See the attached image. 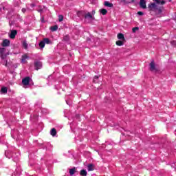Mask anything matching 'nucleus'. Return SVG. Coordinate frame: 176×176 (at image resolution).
I'll list each match as a JSON object with an SVG mask.
<instances>
[{
  "mask_svg": "<svg viewBox=\"0 0 176 176\" xmlns=\"http://www.w3.org/2000/svg\"><path fill=\"white\" fill-rule=\"evenodd\" d=\"M148 9L151 12H155L157 14H162V12H163V7H157V5H156V3H151L148 5Z\"/></svg>",
  "mask_w": 176,
  "mask_h": 176,
  "instance_id": "f257e3e1",
  "label": "nucleus"
},
{
  "mask_svg": "<svg viewBox=\"0 0 176 176\" xmlns=\"http://www.w3.org/2000/svg\"><path fill=\"white\" fill-rule=\"evenodd\" d=\"M22 85H23V87L26 88L27 86H31V85H34L32 82V78L30 76H26L22 79Z\"/></svg>",
  "mask_w": 176,
  "mask_h": 176,
  "instance_id": "f03ea898",
  "label": "nucleus"
},
{
  "mask_svg": "<svg viewBox=\"0 0 176 176\" xmlns=\"http://www.w3.org/2000/svg\"><path fill=\"white\" fill-rule=\"evenodd\" d=\"M85 19H86V20H88L89 23H91V21H94V20H95L94 16H93L90 12H88L85 15Z\"/></svg>",
  "mask_w": 176,
  "mask_h": 176,
  "instance_id": "7ed1b4c3",
  "label": "nucleus"
},
{
  "mask_svg": "<svg viewBox=\"0 0 176 176\" xmlns=\"http://www.w3.org/2000/svg\"><path fill=\"white\" fill-rule=\"evenodd\" d=\"M17 35V30H11L10 34H9V38L10 39H14Z\"/></svg>",
  "mask_w": 176,
  "mask_h": 176,
  "instance_id": "20e7f679",
  "label": "nucleus"
},
{
  "mask_svg": "<svg viewBox=\"0 0 176 176\" xmlns=\"http://www.w3.org/2000/svg\"><path fill=\"white\" fill-rule=\"evenodd\" d=\"M96 168V165L94 164H89L87 166V171H94V170Z\"/></svg>",
  "mask_w": 176,
  "mask_h": 176,
  "instance_id": "39448f33",
  "label": "nucleus"
},
{
  "mask_svg": "<svg viewBox=\"0 0 176 176\" xmlns=\"http://www.w3.org/2000/svg\"><path fill=\"white\" fill-rule=\"evenodd\" d=\"M34 67L36 71H38V69H41V68H42V63L40 61H36L34 63Z\"/></svg>",
  "mask_w": 176,
  "mask_h": 176,
  "instance_id": "423d86ee",
  "label": "nucleus"
},
{
  "mask_svg": "<svg viewBox=\"0 0 176 176\" xmlns=\"http://www.w3.org/2000/svg\"><path fill=\"white\" fill-rule=\"evenodd\" d=\"M140 6L142 9H146V1L145 0H140Z\"/></svg>",
  "mask_w": 176,
  "mask_h": 176,
  "instance_id": "0eeeda50",
  "label": "nucleus"
},
{
  "mask_svg": "<svg viewBox=\"0 0 176 176\" xmlns=\"http://www.w3.org/2000/svg\"><path fill=\"white\" fill-rule=\"evenodd\" d=\"M1 45L3 47H6L10 45V41H9L8 39H5L3 41V43Z\"/></svg>",
  "mask_w": 176,
  "mask_h": 176,
  "instance_id": "6e6552de",
  "label": "nucleus"
},
{
  "mask_svg": "<svg viewBox=\"0 0 176 176\" xmlns=\"http://www.w3.org/2000/svg\"><path fill=\"white\" fill-rule=\"evenodd\" d=\"M149 66H150V70L151 71H155L156 69V66L155 65V62L154 61H152L150 64H149Z\"/></svg>",
  "mask_w": 176,
  "mask_h": 176,
  "instance_id": "1a4fd4ad",
  "label": "nucleus"
},
{
  "mask_svg": "<svg viewBox=\"0 0 176 176\" xmlns=\"http://www.w3.org/2000/svg\"><path fill=\"white\" fill-rule=\"evenodd\" d=\"M50 133L51 134V135L52 137H56V134H57V131L56 130L55 128H53L51 129Z\"/></svg>",
  "mask_w": 176,
  "mask_h": 176,
  "instance_id": "9d476101",
  "label": "nucleus"
},
{
  "mask_svg": "<svg viewBox=\"0 0 176 176\" xmlns=\"http://www.w3.org/2000/svg\"><path fill=\"white\" fill-rule=\"evenodd\" d=\"M117 37H118V39H120V41H125L124 35L122 33H119Z\"/></svg>",
  "mask_w": 176,
  "mask_h": 176,
  "instance_id": "9b49d317",
  "label": "nucleus"
},
{
  "mask_svg": "<svg viewBox=\"0 0 176 176\" xmlns=\"http://www.w3.org/2000/svg\"><path fill=\"white\" fill-rule=\"evenodd\" d=\"M155 1V3H157V5H164V3H166V0H153Z\"/></svg>",
  "mask_w": 176,
  "mask_h": 176,
  "instance_id": "f8f14e48",
  "label": "nucleus"
},
{
  "mask_svg": "<svg viewBox=\"0 0 176 176\" xmlns=\"http://www.w3.org/2000/svg\"><path fill=\"white\" fill-rule=\"evenodd\" d=\"M43 41L44 42L45 45H50L52 43V41L48 38H43Z\"/></svg>",
  "mask_w": 176,
  "mask_h": 176,
  "instance_id": "ddd939ff",
  "label": "nucleus"
},
{
  "mask_svg": "<svg viewBox=\"0 0 176 176\" xmlns=\"http://www.w3.org/2000/svg\"><path fill=\"white\" fill-rule=\"evenodd\" d=\"M104 6H107V8H113V4L109 1H104Z\"/></svg>",
  "mask_w": 176,
  "mask_h": 176,
  "instance_id": "4468645a",
  "label": "nucleus"
},
{
  "mask_svg": "<svg viewBox=\"0 0 176 176\" xmlns=\"http://www.w3.org/2000/svg\"><path fill=\"white\" fill-rule=\"evenodd\" d=\"M14 6H20L21 5V0H14Z\"/></svg>",
  "mask_w": 176,
  "mask_h": 176,
  "instance_id": "2eb2a0df",
  "label": "nucleus"
},
{
  "mask_svg": "<svg viewBox=\"0 0 176 176\" xmlns=\"http://www.w3.org/2000/svg\"><path fill=\"white\" fill-rule=\"evenodd\" d=\"M45 42L43 41H41L39 43H38V46L40 47V49L42 50L44 47H45Z\"/></svg>",
  "mask_w": 176,
  "mask_h": 176,
  "instance_id": "dca6fc26",
  "label": "nucleus"
},
{
  "mask_svg": "<svg viewBox=\"0 0 176 176\" xmlns=\"http://www.w3.org/2000/svg\"><path fill=\"white\" fill-rule=\"evenodd\" d=\"M80 175H81V176L87 175V171H86V170H85V169L81 170L80 172Z\"/></svg>",
  "mask_w": 176,
  "mask_h": 176,
  "instance_id": "f3484780",
  "label": "nucleus"
},
{
  "mask_svg": "<svg viewBox=\"0 0 176 176\" xmlns=\"http://www.w3.org/2000/svg\"><path fill=\"white\" fill-rule=\"evenodd\" d=\"M116 43L117 45V46H123V45H124V43L122 40V41H116Z\"/></svg>",
  "mask_w": 176,
  "mask_h": 176,
  "instance_id": "a211bd4d",
  "label": "nucleus"
},
{
  "mask_svg": "<svg viewBox=\"0 0 176 176\" xmlns=\"http://www.w3.org/2000/svg\"><path fill=\"white\" fill-rule=\"evenodd\" d=\"M1 92L3 94H6L8 93V88L6 87H2L1 89Z\"/></svg>",
  "mask_w": 176,
  "mask_h": 176,
  "instance_id": "6ab92c4d",
  "label": "nucleus"
},
{
  "mask_svg": "<svg viewBox=\"0 0 176 176\" xmlns=\"http://www.w3.org/2000/svg\"><path fill=\"white\" fill-rule=\"evenodd\" d=\"M76 172V170L75 168L69 169V173L70 175H72V176L74 175V174H75Z\"/></svg>",
  "mask_w": 176,
  "mask_h": 176,
  "instance_id": "aec40b11",
  "label": "nucleus"
},
{
  "mask_svg": "<svg viewBox=\"0 0 176 176\" xmlns=\"http://www.w3.org/2000/svg\"><path fill=\"white\" fill-rule=\"evenodd\" d=\"M100 13L102 14H103V16H105V14H107V13H108V11L106 10V9H101L100 10Z\"/></svg>",
  "mask_w": 176,
  "mask_h": 176,
  "instance_id": "412c9836",
  "label": "nucleus"
},
{
  "mask_svg": "<svg viewBox=\"0 0 176 176\" xmlns=\"http://www.w3.org/2000/svg\"><path fill=\"white\" fill-rule=\"evenodd\" d=\"M27 58H28V56L27 55L22 56L21 63H25V60H27Z\"/></svg>",
  "mask_w": 176,
  "mask_h": 176,
  "instance_id": "4be33fe9",
  "label": "nucleus"
},
{
  "mask_svg": "<svg viewBox=\"0 0 176 176\" xmlns=\"http://www.w3.org/2000/svg\"><path fill=\"white\" fill-rule=\"evenodd\" d=\"M23 46L25 49H28V44L27 43V41H24L23 42Z\"/></svg>",
  "mask_w": 176,
  "mask_h": 176,
  "instance_id": "5701e85b",
  "label": "nucleus"
},
{
  "mask_svg": "<svg viewBox=\"0 0 176 176\" xmlns=\"http://www.w3.org/2000/svg\"><path fill=\"white\" fill-rule=\"evenodd\" d=\"M58 29V27L57 25L51 27V31H57Z\"/></svg>",
  "mask_w": 176,
  "mask_h": 176,
  "instance_id": "b1692460",
  "label": "nucleus"
},
{
  "mask_svg": "<svg viewBox=\"0 0 176 176\" xmlns=\"http://www.w3.org/2000/svg\"><path fill=\"white\" fill-rule=\"evenodd\" d=\"M5 54V48H0V56Z\"/></svg>",
  "mask_w": 176,
  "mask_h": 176,
  "instance_id": "393cba45",
  "label": "nucleus"
},
{
  "mask_svg": "<svg viewBox=\"0 0 176 176\" xmlns=\"http://www.w3.org/2000/svg\"><path fill=\"white\" fill-rule=\"evenodd\" d=\"M58 20L60 22L63 21V20H64V16L63 15H58Z\"/></svg>",
  "mask_w": 176,
  "mask_h": 176,
  "instance_id": "a878e982",
  "label": "nucleus"
},
{
  "mask_svg": "<svg viewBox=\"0 0 176 176\" xmlns=\"http://www.w3.org/2000/svg\"><path fill=\"white\" fill-rule=\"evenodd\" d=\"M138 30H140L139 27H135L132 29V31L133 33H135L136 31H138Z\"/></svg>",
  "mask_w": 176,
  "mask_h": 176,
  "instance_id": "bb28decb",
  "label": "nucleus"
},
{
  "mask_svg": "<svg viewBox=\"0 0 176 176\" xmlns=\"http://www.w3.org/2000/svg\"><path fill=\"white\" fill-rule=\"evenodd\" d=\"M0 57H1V60H5L6 58V55L5 54H3L0 55Z\"/></svg>",
  "mask_w": 176,
  "mask_h": 176,
  "instance_id": "cd10ccee",
  "label": "nucleus"
},
{
  "mask_svg": "<svg viewBox=\"0 0 176 176\" xmlns=\"http://www.w3.org/2000/svg\"><path fill=\"white\" fill-rule=\"evenodd\" d=\"M98 80V76H95L94 78V83H97V80Z\"/></svg>",
  "mask_w": 176,
  "mask_h": 176,
  "instance_id": "c85d7f7f",
  "label": "nucleus"
},
{
  "mask_svg": "<svg viewBox=\"0 0 176 176\" xmlns=\"http://www.w3.org/2000/svg\"><path fill=\"white\" fill-rule=\"evenodd\" d=\"M12 159L14 162H19V157H14V155H12Z\"/></svg>",
  "mask_w": 176,
  "mask_h": 176,
  "instance_id": "c756f323",
  "label": "nucleus"
},
{
  "mask_svg": "<svg viewBox=\"0 0 176 176\" xmlns=\"http://www.w3.org/2000/svg\"><path fill=\"white\" fill-rule=\"evenodd\" d=\"M138 14L139 16H144V12L140 11V12H138Z\"/></svg>",
  "mask_w": 176,
  "mask_h": 176,
  "instance_id": "7c9ffc66",
  "label": "nucleus"
},
{
  "mask_svg": "<svg viewBox=\"0 0 176 176\" xmlns=\"http://www.w3.org/2000/svg\"><path fill=\"white\" fill-rule=\"evenodd\" d=\"M171 45H173V46H176V41H173L170 42Z\"/></svg>",
  "mask_w": 176,
  "mask_h": 176,
  "instance_id": "2f4dec72",
  "label": "nucleus"
},
{
  "mask_svg": "<svg viewBox=\"0 0 176 176\" xmlns=\"http://www.w3.org/2000/svg\"><path fill=\"white\" fill-rule=\"evenodd\" d=\"M41 23H45V18L43 16L41 18Z\"/></svg>",
  "mask_w": 176,
  "mask_h": 176,
  "instance_id": "473e14b6",
  "label": "nucleus"
},
{
  "mask_svg": "<svg viewBox=\"0 0 176 176\" xmlns=\"http://www.w3.org/2000/svg\"><path fill=\"white\" fill-rule=\"evenodd\" d=\"M22 12H23V13H25V12H27V9L22 8Z\"/></svg>",
  "mask_w": 176,
  "mask_h": 176,
  "instance_id": "72a5a7b5",
  "label": "nucleus"
},
{
  "mask_svg": "<svg viewBox=\"0 0 176 176\" xmlns=\"http://www.w3.org/2000/svg\"><path fill=\"white\" fill-rule=\"evenodd\" d=\"M95 14H96V11H92V16H94Z\"/></svg>",
  "mask_w": 176,
  "mask_h": 176,
  "instance_id": "f704fd0d",
  "label": "nucleus"
},
{
  "mask_svg": "<svg viewBox=\"0 0 176 176\" xmlns=\"http://www.w3.org/2000/svg\"><path fill=\"white\" fill-rule=\"evenodd\" d=\"M6 67H8V60H6V64H5Z\"/></svg>",
  "mask_w": 176,
  "mask_h": 176,
  "instance_id": "c9c22d12",
  "label": "nucleus"
},
{
  "mask_svg": "<svg viewBox=\"0 0 176 176\" xmlns=\"http://www.w3.org/2000/svg\"><path fill=\"white\" fill-rule=\"evenodd\" d=\"M34 4H31V7L34 8Z\"/></svg>",
  "mask_w": 176,
  "mask_h": 176,
  "instance_id": "e433bc0d",
  "label": "nucleus"
},
{
  "mask_svg": "<svg viewBox=\"0 0 176 176\" xmlns=\"http://www.w3.org/2000/svg\"><path fill=\"white\" fill-rule=\"evenodd\" d=\"M66 102H67V104L68 105H69V103H68V101H66Z\"/></svg>",
  "mask_w": 176,
  "mask_h": 176,
  "instance_id": "4c0bfd02",
  "label": "nucleus"
},
{
  "mask_svg": "<svg viewBox=\"0 0 176 176\" xmlns=\"http://www.w3.org/2000/svg\"><path fill=\"white\" fill-rule=\"evenodd\" d=\"M1 10H2V8H0V11H1Z\"/></svg>",
  "mask_w": 176,
  "mask_h": 176,
  "instance_id": "58836bf2",
  "label": "nucleus"
},
{
  "mask_svg": "<svg viewBox=\"0 0 176 176\" xmlns=\"http://www.w3.org/2000/svg\"><path fill=\"white\" fill-rule=\"evenodd\" d=\"M3 9L5 10V7H3Z\"/></svg>",
  "mask_w": 176,
  "mask_h": 176,
  "instance_id": "ea45409f",
  "label": "nucleus"
}]
</instances>
